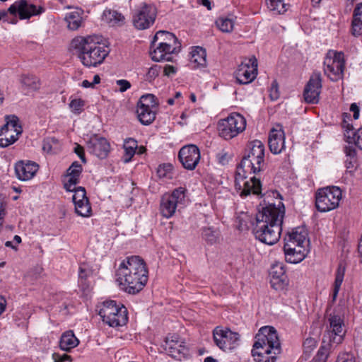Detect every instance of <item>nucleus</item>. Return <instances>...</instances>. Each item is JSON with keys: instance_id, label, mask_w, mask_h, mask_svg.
I'll return each instance as SVG.
<instances>
[{"instance_id": "obj_56", "label": "nucleus", "mask_w": 362, "mask_h": 362, "mask_svg": "<svg viewBox=\"0 0 362 362\" xmlns=\"http://www.w3.org/2000/svg\"><path fill=\"white\" fill-rule=\"evenodd\" d=\"M353 20L362 21V3L356 6L353 13Z\"/></svg>"}, {"instance_id": "obj_3", "label": "nucleus", "mask_w": 362, "mask_h": 362, "mask_svg": "<svg viewBox=\"0 0 362 362\" xmlns=\"http://www.w3.org/2000/svg\"><path fill=\"white\" fill-rule=\"evenodd\" d=\"M148 271L144 260L139 256H130L119 264L117 281L122 290L129 294L141 291L148 281Z\"/></svg>"}, {"instance_id": "obj_38", "label": "nucleus", "mask_w": 362, "mask_h": 362, "mask_svg": "<svg viewBox=\"0 0 362 362\" xmlns=\"http://www.w3.org/2000/svg\"><path fill=\"white\" fill-rule=\"evenodd\" d=\"M202 235L207 243L213 245L218 241L219 232L214 227H204L202 229Z\"/></svg>"}, {"instance_id": "obj_14", "label": "nucleus", "mask_w": 362, "mask_h": 362, "mask_svg": "<svg viewBox=\"0 0 362 362\" xmlns=\"http://www.w3.org/2000/svg\"><path fill=\"white\" fill-rule=\"evenodd\" d=\"M22 133L21 126L16 116L6 117V123L0 129V147L5 148L16 142Z\"/></svg>"}, {"instance_id": "obj_24", "label": "nucleus", "mask_w": 362, "mask_h": 362, "mask_svg": "<svg viewBox=\"0 0 362 362\" xmlns=\"http://www.w3.org/2000/svg\"><path fill=\"white\" fill-rule=\"evenodd\" d=\"M38 168V165L35 162L21 160L15 165V173L20 180L27 181L35 176Z\"/></svg>"}, {"instance_id": "obj_27", "label": "nucleus", "mask_w": 362, "mask_h": 362, "mask_svg": "<svg viewBox=\"0 0 362 362\" xmlns=\"http://www.w3.org/2000/svg\"><path fill=\"white\" fill-rule=\"evenodd\" d=\"M206 50L200 47H196L191 52L190 65L193 69L204 67L206 65Z\"/></svg>"}, {"instance_id": "obj_57", "label": "nucleus", "mask_w": 362, "mask_h": 362, "mask_svg": "<svg viewBox=\"0 0 362 362\" xmlns=\"http://www.w3.org/2000/svg\"><path fill=\"white\" fill-rule=\"evenodd\" d=\"M52 357H53V359H54V362H64V361H71V356H69V355H68L66 354H64L62 355H60L59 354L54 353L53 354Z\"/></svg>"}, {"instance_id": "obj_33", "label": "nucleus", "mask_w": 362, "mask_h": 362, "mask_svg": "<svg viewBox=\"0 0 362 362\" xmlns=\"http://www.w3.org/2000/svg\"><path fill=\"white\" fill-rule=\"evenodd\" d=\"M160 40L159 42H166L169 45H175L177 42V38L175 37V35L170 33L168 31L165 30H159L158 31L152 41V46H156V42Z\"/></svg>"}, {"instance_id": "obj_49", "label": "nucleus", "mask_w": 362, "mask_h": 362, "mask_svg": "<svg viewBox=\"0 0 362 362\" xmlns=\"http://www.w3.org/2000/svg\"><path fill=\"white\" fill-rule=\"evenodd\" d=\"M351 33L355 37H358L362 35V21H356L352 19Z\"/></svg>"}, {"instance_id": "obj_63", "label": "nucleus", "mask_w": 362, "mask_h": 362, "mask_svg": "<svg viewBox=\"0 0 362 362\" xmlns=\"http://www.w3.org/2000/svg\"><path fill=\"white\" fill-rule=\"evenodd\" d=\"M199 3H200L204 6H206L208 10L211 9V1L210 0H197Z\"/></svg>"}, {"instance_id": "obj_20", "label": "nucleus", "mask_w": 362, "mask_h": 362, "mask_svg": "<svg viewBox=\"0 0 362 362\" xmlns=\"http://www.w3.org/2000/svg\"><path fill=\"white\" fill-rule=\"evenodd\" d=\"M163 347L169 356L178 360L185 358L189 353L185 342L177 335L167 337Z\"/></svg>"}, {"instance_id": "obj_47", "label": "nucleus", "mask_w": 362, "mask_h": 362, "mask_svg": "<svg viewBox=\"0 0 362 362\" xmlns=\"http://www.w3.org/2000/svg\"><path fill=\"white\" fill-rule=\"evenodd\" d=\"M354 146V143H348V145H346L344 147V152L346 155V158H357V152Z\"/></svg>"}, {"instance_id": "obj_61", "label": "nucleus", "mask_w": 362, "mask_h": 362, "mask_svg": "<svg viewBox=\"0 0 362 362\" xmlns=\"http://www.w3.org/2000/svg\"><path fill=\"white\" fill-rule=\"evenodd\" d=\"M350 110L354 113V118L355 119H358L359 117V107L356 103H352L350 106Z\"/></svg>"}, {"instance_id": "obj_2", "label": "nucleus", "mask_w": 362, "mask_h": 362, "mask_svg": "<svg viewBox=\"0 0 362 362\" xmlns=\"http://www.w3.org/2000/svg\"><path fill=\"white\" fill-rule=\"evenodd\" d=\"M285 214L284 204L279 201L277 206L269 204L256 214L253 233L260 242L272 245L280 238L281 225Z\"/></svg>"}, {"instance_id": "obj_53", "label": "nucleus", "mask_w": 362, "mask_h": 362, "mask_svg": "<svg viewBox=\"0 0 362 362\" xmlns=\"http://www.w3.org/2000/svg\"><path fill=\"white\" fill-rule=\"evenodd\" d=\"M216 159L218 163L221 164L222 165H225L228 163L230 156L227 152L222 151L216 154Z\"/></svg>"}, {"instance_id": "obj_58", "label": "nucleus", "mask_w": 362, "mask_h": 362, "mask_svg": "<svg viewBox=\"0 0 362 362\" xmlns=\"http://www.w3.org/2000/svg\"><path fill=\"white\" fill-rule=\"evenodd\" d=\"M117 84L119 86L121 92H124L131 87L130 83L124 79L118 80Z\"/></svg>"}, {"instance_id": "obj_17", "label": "nucleus", "mask_w": 362, "mask_h": 362, "mask_svg": "<svg viewBox=\"0 0 362 362\" xmlns=\"http://www.w3.org/2000/svg\"><path fill=\"white\" fill-rule=\"evenodd\" d=\"M257 74V61L255 57L246 59L239 65L235 71V78L240 84L251 83Z\"/></svg>"}, {"instance_id": "obj_43", "label": "nucleus", "mask_w": 362, "mask_h": 362, "mask_svg": "<svg viewBox=\"0 0 362 362\" xmlns=\"http://www.w3.org/2000/svg\"><path fill=\"white\" fill-rule=\"evenodd\" d=\"M72 192H74L72 200L74 204L88 200L86 197V189L83 187H78Z\"/></svg>"}, {"instance_id": "obj_52", "label": "nucleus", "mask_w": 362, "mask_h": 362, "mask_svg": "<svg viewBox=\"0 0 362 362\" xmlns=\"http://www.w3.org/2000/svg\"><path fill=\"white\" fill-rule=\"evenodd\" d=\"M69 105L72 111L79 113L84 105V102L81 99H74L71 101Z\"/></svg>"}, {"instance_id": "obj_39", "label": "nucleus", "mask_w": 362, "mask_h": 362, "mask_svg": "<svg viewBox=\"0 0 362 362\" xmlns=\"http://www.w3.org/2000/svg\"><path fill=\"white\" fill-rule=\"evenodd\" d=\"M216 25L223 33H230L234 28V21L230 18L221 16L216 21Z\"/></svg>"}, {"instance_id": "obj_64", "label": "nucleus", "mask_w": 362, "mask_h": 362, "mask_svg": "<svg viewBox=\"0 0 362 362\" xmlns=\"http://www.w3.org/2000/svg\"><path fill=\"white\" fill-rule=\"evenodd\" d=\"M42 148L45 151L49 152L52 149V146L49 142L45 141Z\"/></svg>"}, {"instance_id": "obj_35", "label": "nucleus", "mask_w": 362, "mask_h": 362, "mask_svg": "<svg viewBox=\"0 0 362 362\" xmlns=\"http://www.w3.org/2000/svg\"><path fill=\"white\" fill-rule=\"evenodd\" d=\"M137 141L132 139L129 138L125 140L124 144V162L128 163L131 160L132 157L134 156L136 150L137 148Z\"/></svg>"}, {"instance_id": "obj_11", "label": "nucleus", "mask_w": 362, "mask_h": 362, "mask_svg": "<svg viewBox=\"0 0 362 362\" xmlns=\"http://www.w3.org/2000/svg\"><path fill=\"white\" fill-rule=\"evenodd\" d=\"M246 127V120L239 113H232L226 119L218 122V130L220 136L226 140L231 139L240 133L243 132Z\"/></svg>"}, {"instance_id": "obj_25", "label": "nucleus", "mask_w": 362, "mask_h": 362, "mask_svg": "<svg viewBox=\"0 0 362 362\" xmlns=\"http://www.w3.org/2000/svg\"><path fill=\"white\" fill-rule=\"evenodd\" d=\"M153 47V51L150 52L151 59L154 62L170 61L171 54L175 52L176 47H173V45L167 44L165 42H158Z\"/></svg>"}, {"instance_id": "obj_30", "label": "nucleus", "mask_w": 362, "mask_h": 362, "mask_svg": "<svg viewBox=\"0 0 362 362\" xmlns=\"http://www.w3.org/2000/svg\"><path fill=\"white\" fill-rule=\"evenodd\" d=\"M157 109L136 107V114L139 120L142 124L148 125L156 119Z\"/></svg>"}, {"instance_id": "obj_18", "label": "nucleus", "mask_w": 362, "mask_h": 362, "mask_svg": "<svg viewBox=\"0 0 362 362\" xmlns=\"http://www.w3.org/2000/svg\"><path fill=\"white\" fill-rule=\"evenodd\" d=\"M200 158L199 149L194 144H189L182 147L178 153L179 160L182 166L189 170L196 168Z\"/></svg>"}, {"instance_id": "obj_29", "label": "nucleus", "mask_w": 362, "mask_h": 362, "mask_svg": "<svg viewBox=\"0 0 362 362\" xmlns=\"http://www.w3.org/2000/svg\"><path fill=\"white\" fill-rule=\"evenodd\" d=\"M103 19L110 25H122L124 23V16L116 10L106 9L103 11Z\"/></svg>"}, {"instance_id": "obj_16", "label": "nucleus", "mask_w": 362, "mask_h": 362, "mask_svg": "<svg viewBox=\"0 0 362 362\" xmlns=\"http://www.w3.org/2000/svg\"><path fill=\"white\" fill-rule=\"evenodd\" d=\"M329 324L328 330L329 346H337L341 344L345 334L343 316L333 312L328 317Z\"/></svg>"}, {"instance_id": "obj_10", "label": "nucleus", "mask_w": 362, "mask_h": 362, "mask_svg": "<svg viewBox=\"0 0 362 362\" xmlns=\"http://www.w3.org/2000/svg\"><path fill=\"white\" fill-rule=\"evenodd\" d=\"M6 11V16L3 21L11 24L18 22L17 15L20 19H28L33 16L38 15L43 11L42 7H38L29 3L27 0H20L11 4Z\"/></svg>"}, {"instance_id": "obj_23", "label": "nucleus", "mask_w": 362, "mask_h": 362, "mask_svg": "<svg viewBox=\"0 0 362 362\" xmlns=\"http://www.w3.org/2000/svg\"><path fill=\"white\" fill-rule=\"evenodd\" d=\"M271 285L275 290H282L288 285V278L283 263L274 264L270 270Z\"/></svg>"}, {"instance_id": "obj_54", "label": "nucleus", "mask_w": 362, "mask_h": 362, "mask_svg": "<svg viewBox=\"0 0 362 362\" xmlns=\"http://www.w3.org/2000/svg\"><path fill=\"white\" fill-rule=\"evenodd\" d=\"M336 362H355V358L351 354L342 353L338 356Z\"/></svg>"}, {"instance_id": "obj_48", "label": "nucleus", "mask_w": 362, "mask_h": 362, "mask_svg": "<svg viewBox=\"0 0 362 362\" xmlns=\"http://www.w3.org/2000/svg\"><path fill=\"white\" fill-rule=\"evenodd\" d=\"M161 69L162 67L158 65L151 66L146 74V80L148 81L154 80L158 76Z\"/></svg>"}, {"instance_id": "obj_50", "label": "nucleus", "mask_w": 362, "mask_h": 362, "mask_svg": "<svg viewBox=\"0 0 362 362\" xmlns=\"http://www.w3.org/2000/svg\"><path fill=\"white\" fill-rule=\"evenodd\" d=\"M269 91V97L272 100H276L279 99L280 96V93L279 90L278 83L276 81H272Z\"/></svg>"}, {"instance_id": "obj_34", "label": "nucleus", "mask_w": 362, "mask_h": 362, "mask_svg": "<svg viewBox=\"0 0 362 362\" xmlns=\"http://www.w3.org/2000/svg\"><path fill=\"white\" fill-rule=\"evenodd\" d=\"M344 137L347 143H354L356 146L362 150V127L355 132L352 129L346 130Z\"/></svg>"}, {"instance_id": "obj_1", "label": "nucleus", "mask_w": 362, "mask_h": 362, "mask_svg": "<svg viewBox=\"0 0 362 362\" xmlns=\"http://www.w3.org/2000/svg\"><path fill=\"white\" fill-rule=\"evenodd\" d=\"M248 152L243 156L240 163L237 167L235 174V189L242 197H247L250 194H261L262 184L260 180L255 176L250 177V174L256 175L264 170V146L259 140H255L249 143Z\"/></svg>"}, {"instance_id": "obj_15", "label": "nucleus", "mask_w": 362, "mask_h": 362, "mask_svg": "<svg viewBox=\"0 0 362 362\" xmlns=\"http://www.w3.org/2000/svg\"><path fill=\"white\" fill-rule=\"evenodd\" d=\"M157 11L154 6L144 4L135 10L132 17L134 26L138 30L149 28L155 22Z\"/></svg>"}, {"instance_id": "obj_13", "label": "nucleus", "mask_w": 362, "mask_h": 362, "mask_svg": "<svg viewBox=\"0 0 362 362\" xmlns=\"http://www.w3.org/2000/svg\"><path fill=\"white\" fill-rule=\"evenodd\" d=\"M213 338L216 345L225 351L235 349L240 341L238 333L221 326L216 327L213 330Z\"/></svg>"}, {"instance_id": "obj_41", "label": "nucleus", "mask_w": 362, "mask_h": 362, "mask_svg": "<svg viewBox=\"0 0 362 362\" xmlns=\"http://www.w3.org/2000/svg\"><path fill=\"white\" fill-rule=\"evenodd\" d=\"M76 213L83 217H88L91 215V206L89 201H85L78 204H75Z\"/></svg>"}, {"instance_id": "obj_46", "label": "nucleus", "mask_w": 362, "mask_h": 362, "mask_svg": "<svg viewBox=\"0 0 362 362\" xmlns=\"http://www.w3.org/2000/svg\"><path fill=\"white\" fill-rule=\"evenodd\" d=\"M326 343L325 339H324L322 341L323 345L320 347V350L317 352V358L319 361V362H325L327 356H328V352L329 349H331L332 346H329V341L327 342V344L325 345Z\"/></svg>"}, {"instance_id": "obj_59", "label": "nucleus", "mask_w": 362, "mask_h": 362, "mask_svg": "<svg viewBox=\"0 0 362 362\" xmlns=\"http://www.w3.org/2000/svg\"><path fill=\"white\" fill-rule=\"evenodd\" d=\"M6 215V205L4 202H0V226L4 223V219Z\"/></svg>"}, {"instance_id": "obj_40", "label": "nucleus", "mask_w": 362, "mask_h": 362, "mask_svg": "<svg viewBox=\"0 0 362 362\" xmlns=\"http://www.w3.org/2000/svg\"><path fill=\"white\" fill-rule=\"evenodd\" d=\"M173 166L170 163L160 165L157 169V175L160 178L170 180L173 177Z\"/></svg>"}, {"instance_id": "obj_51", "label": "nucleus", "mask_w": 362, "mask_h": 362, "mask_svg": "<svg viewBox=\"0 0 362 362\" xmlns=\"http://www.w3.org/2000/svg\"><path fill=\"white\" fill-rule=\"evenodd\" d=\"M344 163L346 171L351 174L357 169V158H346Z\"/></svg>"}, {"instance_id": "obj_31", "label": "nucleus", "mask_w": 362, "mask_h": 362, "mask_svg": "<svg viewBox=\"0 0 362 362\" xmlns=\"http://www.w3.org/2000/svg\"><path fill=\"white\" fill-rule=\"evenodd\" d=\"M345 271V265L342 262H340L335 273V279L332 292V302H334L337 300L339 291L344 281Z\"/></svg>"}, {"instance_id": "obj_62", "label": "nucleus", "mask_w": 362, "mask_h": 362, "mask_svg": "<svg viewBox=\"0 0 362 362\" xmlns=\"http://www.w3.org/2000/svg\"><path fill=\"white\" fill-rule=\"evenodd\" d=\"M6 306V299L2 296H0V315L5 310Z\"/></svg>"}, {"instance_id": "obj_6", "label": "nucleus", "mask_w": 362, "mask_h": 362, "mask_svg": "<svg viewBox=\"0 0 362 362\" xmlns=\"http://www.w3.org/2000/svg\"><path fill=\"white\" fill-rule=\"evenodd\" d=\"M308 233L303 228L298 227L285 238L284 250L286 262L297 264L306 256L308 240Z\"/></svg>"}, {"instance_id": "obj_26", "label": "nucleus", "mask_w": 362, "mask_h": 362, "mask_svg": "<svg viewBox=\"0 0 362 362\" xmlns=\"http://www.w3.org/2000/svg\"><path fill=\"white\" fill-rule=\"evenodd\" d=\"M21 88L25 94H30L40 88V81L33 75H23L21 78Z\"/></svg>"}, {"instance_id": "obj_4", "label": "nucleus", "mask_w": 362, "mask_h": 362, "mask_svg": "<svg viewBox=\"0 0 362 362\" xmlns=\"http://www.w3.org/2000/svg\"><path fill=\"white\" fill-rule=\"evenodd\" d=\"M71 47L82 64L88 67L100 64L110 52L95 35L78 36L71 40Z\"/></svg>"}, {"instance_id": "obj_44", "label": "nucleus", "mask_w": 362, "mask_h": 362, "mask_svg": "<svg viewBox=\"0 0 362 362\" xmlns=\"http://www.w3.org/2000/svg\"><path fill=\"white\" fill-rule=\"evenodd\" d=\"M79 177L66 175L64 180V187L68 192H73V190L77 189L76 185L79 183Z\"/></svg>"}, {"instance_id": "obj_36", "label": "nucleus", "mask_w": 362, "mask_h": 362, "mask_svg": "<svg viewBox=\"0 0 362 362\" xmlns=\"http://www.w3.org/2000/svg\"><path fill=\"white\" fill-rule=\"evenodd\" d=\"M158 102L157 98L153 94H146L142 95L137 103V107L157 109Z\"/></svg>"}, {"instance_id": "obj_42", "label": "nucleus", "mask_w": 362, "mask_h": 362, "mask_svg": "<svg viewBox=\"0 0 362 362\" xmlns=\"http://www.w3.org/2000/svg\"><path fill=\"white\" fill-rule=\"evenodd\" d=\"M91 274L92 271L89 267L86 264H81L78 269V283L83 286H86V280Z\"/></svg>"}, {"instance_id": "obj_5", "label": "nucleus", "mask_w": 362, "mask_h": 362, "mask_svg": "<svg viewBox=\"0 0 362 362\" xmlns=\"http://www.w3.org/2000/svg\"><path fill=\"white\" fill-rule=\"evenodd\" d=\"M252 350L257 362H275L281 348L276 330L273 327L265 326L259 330Z\"/></svg>"}, {"instance_id": "obj_7", "label": "nucleus", "mask_w": 362, "mask_h": 362, "mask_svg": "<svg viewBox=\"0 0 362 362\" xmlns=\"http://www.w3.org/2000/svg\"><path fill=\"white\" fill-rule=\"evenodd\" d=\"M98 314L104 323L112 327L123 326L128 321L127 308L115 300L103 302Z\"/></svg>"}, {"instance_id": "obj_22", "label": "nucleus", "mask_w": 362, "mask_h": 362, "mask_svg": "<svg viewBox=\"0 0 362 362\" xmlns=\"http://www.w3.org/2000/svg\"><path fill=\"white\" fill-rule=\"evenodd\" d=\"M268 144L274 154L281 153L285 149V133L281 124H277L270 130Z\"/></svg>"}, {"instance_id": "obj_45", "label": "nucleus", "mask_w": 362, "mask_h": 362, "mask_svg": "<svg viewBox=\"0 0 362 362\" xmlns=\"http://www.w3.org/2000/svg\"><path fill=\"white\" fill-rule=\"evenodd\" d=\"M82 165L77 161H74L67 169L66 175L79 177L82 173Z\"/></svg>"}, {"instance_id": "obj_8", "label": "nucleus", "mask_w": 362, "mask_h": 362, "mask_svg": "<svg viewBox=\"0 0 362 362\" xmlns=\"http://www.w3.org/2000/svg\"><path fill=\"white\" fill-rule=\"evenodd\" d=\"M187 189L179 187L172 191L171 193H165L160 201V213L166 218L173 216L177 210L183 208L186 201Z\"/></svg>"}, {"instance_id": "obj_60", "label": "nucleus", "mask_w": 362, "mask_h": 362, "mask_svg": "<svg viewBox=\"0 0 362 362\" xmlns=\"http://www.w3.org/2000/svg\"><path fill=\"white\" fill-rule=\"evenodd\" d=\"M164 75L169 76L171 74H174L176 71L175 68L171 65H165L163 67Z\"/></svg>"}, {"instance_id": "obj_32", "label": "nucleus", "mask_w": 362, "mask_h": 362, "mask_svg": "<svg viewBox=\"0 0 362 362\" xmlns=\"http://www.w3.org/2000/svg\"><path fill=\"white\" fill-rule=\"evenodd\" d=\"M82 14L83 11L81 10H76L66 13L65 21L70 30H76L81 25Z\"/></svg>"}, {"instance_id": "obj_55", "label": "nucleus", "mask_w": 362, "mask_h": 362, "mask_svg": "<svg viewBox=\"0 0 362 362\" xmlns=\"http://www.w3.org/2000/svg\"><path fill=\"white\" fill-rule=\"evenodd\" d=\"M74 151L80 158L83 163H86L87 161L85 157L84 148L82 146L76 144Z\"/></svg>"}, {"instance_id": "obj_12", "label": "nucleus", "mask_w": 362, "mask_h": 362, "mask_svg": "<svg viewBox=\"0 0 362 362\" xmlns=\"http://www.w3.org/2000/svg\"><path fill=\"white\" fill-rule=\"evenodd\" d=\"M345 68L344 54L342 52L329 50L324 59V73L333 81L342 78Z\"/></svg>"}, {"instance_id": "obj_37", "label": "nucleus", "mask_w": 362, "mask_h": 362, "mask_svg": "<svg viewBox=\"0 0 362 362\" xmlns=\"http://www.w3.org/2000/svg\"><path fill=\"white\" fill-rule=\"evenodd\" d=\"M267 8L276 14L284 13L288 5L284 2V0H265Z\"/></svg>"}, {"instance_id": "obj_9", "label": "nucleus", "mask_w": 362, "mask_h": 362, "mask_svg": "<svg viewBox=\"0 0 362 362\" xmlns=\"http://www.w3.org/2000/svg\"><path fill=\"white\" fill-rule=\"evenodd\" d=\"M342 197L339 187L332 186L320 189L315 194V206L320 212H327L338 207Z\"/></svg>"}, {"instance_id": "obj_21", "label": "nucleus", "mask_w": 362, "mask_h": 362, "mask_svg": "<svg viewBox=\"0 0 362 362\" xmlns=\"http://www.w3.org/2000/svg\"><path fill=\"white\" fill-rule=\"evenodd\" d=\"M110 148V146L107 139L96 134L91 136L87 142L88 151L100 159L107 156Z\"/></svg>"}, {"instance_id": "obj_19", "label": "nucleus", "mask_w": 362, "mask_h": 362, "mask_svg": "<svg viewBox=\"0 0 362 362\" xmlns=\"http://www.w3.org/2000/svg\"><path fill=\"white\" fill-rule=\"evenodd\" d=\"M322 89V77L320 72H313L308 81L303 91L306 103L317 104L319 102Z\"/></svg>"}, {"instance_id": "obj_28", "label": "nucleus", "mask_w": 362, "mask_h": 362, "mask_svg": "<svg viewBox=\"0 0 362 362\" xmlns=\"http://www.w3.org/2000/svg\"><path fill=\"white\" fill-rule=\"evenodd\" d=\"M78 343L79 341L74 335V332L69 330L62 334L59 341V347L63 351H69L78 346Z\"/></svg>"}]
</instances>
